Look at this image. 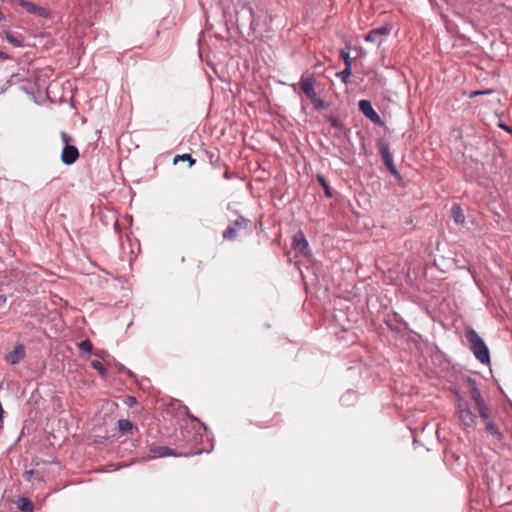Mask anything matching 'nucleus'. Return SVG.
Instances as JSON below:
<instances>
[{
  "mask_svg": "<svg viewBox=\"0 0 512 512\" xmlns=\"http://www.w3.org/2000/svg\"><path fill=\"white\" fill-rule=\"evenodd\" d=\"M465 337L475 358L483 365H490V352L480 335L472 327H467L465 329Z\"/></svg>",
  "mask_w": 512,
  "mask_h": 512,
  "instance_id": "nucleus-1",
  "label": "nucleus"
},
{
  "mask_svg": "<svg viewBox=\"0 0 512 512\" xmlns=\"http://www.w3.org/2000/svg\"><path fill=\"white\" fill-rule=\"evenodd\" d=\"M253 223L250 219L242 215H238L235 220H231L230 224L223 231L222 237L226 241H235L242 235H250L253 232Z\"/></svg>",
  "mask_w": 512,
  "mask_h": 512,
  "instance_id": "nucleus-2",
  "label": "nucleus"
},
{
  "mask_svg": "<svg viewBox=\"0 0 512 512\" xmlns=\"http://www.w3.org/2000/svg\"><path fill=\"white\" fill-rule=\"evenodd\" d=\"M456 413L460 425L465 429L474 428L477 424V416L472 412L469 403L457 393Z\"/></svg>",
  "mask_w": 512,
  "mask_h": 512,
  "instance_id": "nucleus-3",
  "label": "nucleus"
},
{
  "mask_svg": "<svg viewBox=\"0 0 512 512\" xmlns=\"http://www.w3.org/2000/svg\"><path fill=\"white\" fill-rule=\"evenodd\" d=\"M61 139L64 143V147L61 153V161L65 165L74 164L79 158V151L76 146L71 145L70 143L73 141V138L67 134L66 132H61Z\"/></svg>",
  "mask_w": 512,
  "mask_h": 512,
  "instance_id": "nucleus-4",
  "label": "nucleus"
},
{
  "mask_svg": "<svg viewBox=\"0 0 512 512\" xmlns=\"http://www.w3.org/2000/svg\"><path fill=\"white\" fill-rule=\"evenodd\" d=\"M391 31L392 26L390 24H385L381 27L370 30L364 37V40L366 42L376 43L378 46H380L383 43L384 38L388 36Z\"/></svg>",
  "mask_w": 512,
  "mask_h": 512,
  "instance_id": "nucleus-5",
  "label": "nucleus"
},
{
  "mask_svg": "<svg viewBox=\"0 0 512 512\" xmlns=\"http://www.w3.org/2000/svg\"><path fill=\"white\" fill-rule=\"evenodd\" d=\"M292 248L295 252L303 256H308L310 254L311 251L309 244L303 231L299 230L293 235Z\"/></svg>",
  "mask_w": 512,
  "mask_h": 512,
  "instance_id": "nucleus-6",
  "label": "nucleus"
},
{
  "mask_svg": "<svg viewBox=\"0 0 512 512\" xmlns=\"http://www.w3.org/2000/svg\"><path fill=\"white\" fill-rule=\"evenodd\" d=\"M359 110L374 124L376 125H383L384 122L382 121L379 114L374 110L371 102L366 99H362L358 103Z\"/></svg>",
  "mask_w": 512,
  "mask_h": 512,
  "instance_id": "nucleus-7",
  "label": "nucleus"
},
{
  "mask_svg": "<svg viewBox=\"0 0 512 512\" xmlns=\"http://www.w3.org/2000/svg\"><path fill=\"white\" fill-rule=\"evenodd\" d=\"M150 452L153 453L155 457H167V456H189L190 453H177L174 449L169 448L167 446H158V445H151L150 446ZM201 450H197L195 452H191V454H200Z\"/></svg>",
  "mask_w": 512,
  "mask_h": 512,
  "instance_id": "nucleus-8",
  "label": "nucleus"
},
{
  "mask_svg": "<svg viewBox=\"0 0 512 512\" xmlns=\"http://www.w3.org/2000/svg\"><path fill=\"white\" fill-rule=\"evenodd\" d=\"M18 5L23 7L29 14L37 15L42 18H47L50 16V11L47 8L37 5L33 2L19 0Z\"/></svg>",
  "mask_w": 512,
  "mask_h": 512,
  "instance_id": "nucleus-9",
  "label": "nucleus"
},
{
  "mask_svg": "<svg viewBox=\"0 0 512 512\" xmlns=\"http://www.w3.org/2000/svg\"><path fill=\"white\" fill-rule=\"evenodd\" d=\"M466 384L468 392L473 401L475 402V407L485 404L486 401L478 388L477 381L472 377H467Z\"/></svg>",
  "mask_w": 512,
  "mask_h": 512,
  "instance_id": "nucleus-10",
  "label": "nucleus"
},
{
  "mask_svg": "<svg viewBox=\"0 0 512 512\" xmlns=\"http://www.w3.org/2000/svg\"><path fill=\"white\" fill-rule=\"evenodd\" d=\"M300 88L305 94V96L310 100L311 98H315L317 95L315 89H314V78L309 77H301V80L299 82Z\"/></svg>",
  "mask_w": 512,
  "mask_h": 512,
  "instance_id": "nucleus-11",
  "label": "nucleus"
},
{
  "mask_svg": "<svg viewBox=\"0 0 512 512\" xmlns=\"http://www.w3.org/2000/svg\"><path fill=\"white\" fill-rule=\"evenodd\" d=\"M376 145L378 148V152L384 161V164L392 162L393 156H392V153L390 152V146H389L388 141L384 138H379L377 140Z\"/></svg>",
  "mask_w": 512,
  "mask_h": 512,
  "instance_id": "nucleus-12",
  "label": "nucleus"
},
{
  "mask_svg": "<svg viewBox=\"0 0 512 512\" xmlns=\"http://www.w3.org/2000/svg\"><path fill=\"white\" fill-rule=\"evenodd\" d=\"M25 357V350L23 345L19 344L14 347V349L9 352L6 356L7 362L12 365L19 363Z\"/></svg>",
  "mask_w": 512,
  "mask_h": 512,
  "instance_id": "nucleus-13",
  "label": "nucleus"
},
{
  "mask_svg": "<svg viewBox=\"0 0 512 512\" xmlns=\"http://www.w3.org/2000/svg\"><path fill=\"white\" fill-rule=\"evenodd\" d=\"M203 155L204 158L207 159L214 168L221 167L222 165L226 166L224 163H222L219 151L216 148L204 150Z\"/></svg>",
  "mask_w": 512,
  "mask_h": 512,
  "instance_id": "nucleus-14",
  "label": "nucleus"
},
{
  "mask_svg": "<svg viewBox=\"0 0 512 512\" xmlns=\"http://www.w3.org/2000/svg\"><path fill=\"white\" fill-rule=\"evenodd\" d=\"M476 409L484 425L495 420L492 409L487 403L477 406Z\"/></svg>",
  "mask_w": 512,
  "mask_h": 512,
  "instance_id": "nucleus-15",
  "label": "nucleus"
},
{
  "mask_svg": "<svg viewBox=\"0 0 512 512\" xmlns=\"http://www.w3.org/2000/svg\"><path fill=\"white\" fill-rule=\"evenodd\" d=\"M452 218L454 222L458 225H463L465 223V215L463 210L459 204H454L451 208Z\"/></svg>",
  "mask_w": 512,
  "mask_h": 512,
  "instance_id": "nucleus-16",
  "label": "nucleus"
},
{
  "mask_svg": "<svg viewBox=\"0 0 512 512\" xmlns=\"http://www.w3.org/2000/svg\"><path fill=\"white\" fill-rule=\"evenodd\" d=\"M485 428H486V431L490 435H492L495 439H497L498 441H502L503 440L504 436L501 433V431H500L498 425L496 424L495 420L485 424Z\"/></svg>",
  "mask_w": 512,
  "mask_h": 512,
  "instance_id": "nucleus-17",
  "label": "nucleus"
},
{
  "mask_svg": "<svg viewBox=\"0 0 512 512\" xmlns=\"http://www.w3.org/2000/svg\"><path fill=\"white\" fill-rule=\"evenodd\" d=\"M17 508L22 512H33L34 506L27 497H20L17 501Z\"/></svg>",
  "mask_w": 512,
  "mask_h": 512,
  "instance_id": "nucleus-18",
  "label": "nucleus"
},
{
  "mask_svg": "<svg viewBox=\"0 0 512 512\" xmlns=\"http://www.w3.org/2000/svg\"><path fill=\"white\" fill-rule=\"evenodd\" d=\"M119 431L123 434H131L134 428L133 423L127 419H119L117 422Z\"/></svg>",
  "mask_w": 512,
  "mask_h": 512,
  "instance_id": "nucleus-19",
  "label": "nucleus"
},
{
  "mask_svg": "<svg viewBox=\"0 0 512 512\" xmlns=\"http://www.w3.org/2000/svg\"><path fill=\"white\" fill-rule=\"evenodd\" d=\"M317 181L321 185V187L324 189L325 196L327 198H332V196H333L332 189H331L329 183L327 182L325 176L322 174H317Z\"/></svg>",
  "mask_w": 512,
  "mask_h": 512,
  "instance_id": "nucleus-20",
  "label": "nucleus"
},
{
  "mask_svg": "<svg viewBox=\"0 0 512 512\" xmlns=\"http://www.w3.org/2000/svg\"><path fill=\"white\" fill-rule=\"evenodd\" d=\"M78 348H79L81 357H84L85 354L92 353L93 346L89 339H85L78 344Z\"/></svg>",
  "mask_w": 512,
  "mask_h": 512,
  "instance_id": "nucleus-21",
  "label": "nucleus"
},
{
  "mask_svg": "<svg viewBox=\"0 0 512 512\" xmlns=\"http://www.w3.org/2000/svg\"><path fill=\"white\" fill-rule=\"evenodd\" d=\"M91 366H92V368H94L95 370L98 371L99 375L102 378H104V379L107 378V376H108L107 369L100 361H98V360L91 361Z\"/></svg>",
  "mask_w": 512,
  "mask_h": 512,
  "instance_id": "nucleus-22",
  "label": "nucleus"
},
{
  "mask_svg": "<svg viewBox=\"0 0 512 512\" xmlns=\"http://www.w3.org/2000/svg\"><path fill=\"white\" fill-rule=\"evenodd\" d=\"M178 161H188L189 162V167H192L196 160L194 158H192L191 154H182V155H176L175 158H174V163H177Z\"/></svg>",
  "mask_w": 512,
  "mask_h": 512,
  "instance_id": "nucleus-23",
  "label": "nucleus"
},
{
  "mask_svg": "<svg viewBox=\"0 0 512 512\" xmlns=\"http://www.w3.org/2000/svg\"><path fill=\"white\" fill-rule=\"evenodd\" d=\"M340 57L344 61L345 67H352V59L350 57L349 48L341 50Z\"/></svg>",
  "mask_w": 512,
  "mask_h": 512,
  "instance_id": "nucleus-24",
  "label": "nucleus"
},
{
  "mask_svg": "<svg viewBox=\"0 0 512 512\" xmlns=\"http://www.w3.org/2000/svg\"><path fill=\"white\" fill-rule=\"evenodd\" d=\"M351 76V68L345 67L342 71L337 73V77L341 79L344 84H347Z\"/></svg>",
  "mask_w": 512,
  "mask_h": 512,
  "instance_id": "nucleus-25",
  "label": "nucleus"
},
{
  "mask_svg": "<svg viewBox=\"0 0 512 512\" xmlns=\"http://www.w3.org/2000/svg\"><path fill=\"white\" fill-rule=\"evenodd\" d=\"M385 166L387 167L388 171L400 182L402 181V176L400 175V173L398 172V170L396 169L395 165H394V161L392 162H389V163H385Z\"/></svg>",
  "mask_w": 512,
  "mask_h": 512,
  "instance_id": "nucleus-26",
  "label": "nucleus"
},
{
  "mask_svg": "<svg viewBox=\"0 0 512 512\" xmlns=\"http://www.w3.org/2000/svg\"><path fill=\"white\" fill-rule=\"evenodd\" d=\"M5 34V37L7 39V41L12 44L14 47H21L23 44H22V41L19 40L18 38L14 37L10 32L8 31H5L4 32Z\"/></svg>",
  "mask_w": 512,
  "mask_h": 512,
  "instance_id": "nucleus-27",
  "label": "nucleus"
},
{
  "mask_svg": "<svg viewBox=\"0 0 512 512\" xmlns=\"http://www.w3.org/2000/svg\"><path fill=\"white\" fill-rule=\"evenodd\" d=\"M494 93V90L493 89H485V90H475V91H471L468 95L469 98H475L477 96H482V95H489V94H492Z\"/></svg>",
  "mask_w": 512,
  "mask_h": 512,
  "instance_id": "nucleus-28",
  "label": "nucleus"
},
{
  "mask_svg": "<svg viewBox=\"0 0 512 512\" xmlns=\"http://www.w3.org/2000/svg\"><path fill=\"white\" fill-rule=\"evenodd\" d=\"M310 100L313 103L314 108L316 110H321L326 106L325 102L322 99H320L317 95L315 96V98H311Z\"/></svg>",
  "mask_w": 512,
  "mask_h": 512,
  "instance_id": "nucleus-29",
  "label": "nucleus"
},
{
  "mask_svg": "<svg viewBox=\"0 0 512 512\" xmlns=\"http://www.w3.org/2000/svg\"><path fill=\"white\" fill-rule=\"evenodd\" d=\"M123 402L129 408H134L138 405V400L134 396H126Z\"/></svg>",
  "mask_w": 512,
  "mask_h": 512,
  "instance_id": "nucleus-30",
  "label": "nucleus"
},
{
  "mask_svg": "<svg viewBox=\"0 0 512 512\" xmlns=\"http://www.w3.org/2000/svg\"><path fill=\"white\" fill-rule=\"evenodd\" d=\"M329 121H330V124H331V126H332V127H334V128H338V129H340V128H341L340 121H339V119H338L337 117H335V116H331V117L329 118Z\"/></svg>",
  "mask_w": 512,
  "mask_h": 512,
  "instance_id": "nucleus-31",
  "label": "nucleus"
},
{
  "mask_svg": "<svg viewBox=\"0 0 512 512\" xmlns=\"http://www.w3.org/2000/svg\"><path fill=\"white\" fill-rule=\"evenodd\" d=\"M34 473H35V470H33V469L25 471L24 476H25L26 480L31 481Z\"/></svg>",
  "mask_w": 512,
  "mask_h": 512,
  "instance_id": "nucleus-32",
  "label": "nucleus"
},
{
  "mask_svg": "<svg viewBox=\"0 0 512 512\" xmlns=\"http://www.w3.org/2000/svg\"><path fill=\"white\" fill-rule=\"evenodd\" d=\"M4 410L2 408V405L0 404V430L3 428V417H4Z\"/></svg>",
  "mask_w": 512,
  "mask_h": 512,
  "instance_id": "nucleus-33",
  "label": "nucleus"
},
{
  "mask_svg": "<svg viewBox=\"0 0 512 512\" xmlns=\"http://www.w3.org/2000/svg\"><path fill=\"white\" fill-rule=\"evenodd\" d=\"M500 127H501L502 129H504V130L508 131V132H512V127H510V126H508V125H506V124H504V123H501V124H500Z\"/></svg>",
  "mask_w": 512,
  "mask_h": 512,
  "instance_id": "nucleus-34",
  "label": "nucleus"
},
{
  "mask_svg": "<svg viewBox=\"0 0 512 512\" xmlns=\"http://www.w3.org/2000/svg\"><path fill=\"white\" fill-rule=\"evenodd\" d=\"M95 356L103 358L105 352L103 350H96L93 352Z\"/></svg>",
  "mask_w": 512,
  "mask_h": 512,
  "instance_id": "nucleus-35",
  "label": "nucleus"
},
{
  "mask_svg": "<svg viewBox=\"0 0 512 512\" xmlns=\"http://www.w3.org/2000/svg\"><path fill=\"white\" fill-rule=\"evenodd\" d=\"M223 177L227 180L231 179L232 178V173L229 172V170L227 169L224 174H223Z\"/></svg>",
  "mask_w": 512,
  "mask_h": 512,
  "instance_id": "nucleus-36",
  "label": "nucleus"
},
{
  "mask_svg": "<svg viewBox=\"0 0 512 512\" xmlns=\"http://www.w3.org/2000/svg\"><path fill=\"white\" fill-rule=\"evenodd\" d=\"M6 301H7V297H6V295L1 294V295H0V306H1V305H3V304H5V303H6Z\"/></svg>",
  "mask_w": 512,
  "mask_h": 512,
  "instance_id": "nucleus-37",
  "label": "nucleus"
},
{
  "mask_svg": "<svg viewBox=\"0 0 512 512\" xmlns=\"http://www.w3.org/2000/svg\"><path fill=\"white\" fill-rule=\"evenodd\" d=\"M279 417L278 413H274L273 417L271 418L270 422H273L272 425H276L277 422H274ZM269 423V421H267Z\"/></svg>",
  "mask_w": 512,
  "mask_h": 512,
  "instance_id": "nucleus-38",
  "label": "nucleus"
},
{
  "mask_svg": "<svg viewBox=\"0 0 512 512\" xmlns=\"http://www.w3.org/2000/svg\"><path fill=\"white\" fill-rule=\"evenodd\" d=\"M0 58L2 60H7L9 57H8L7 53H5L4 51H0Z\"/></svg>",
  "mask_w": 512,
  "mask_h": 512,
  "instance_id": "nucleus-39",
  "label": "nucleus"
},
{
  "mask_svg": "<svg viewBox=\"0 0 512 512\" xmlns=\"http://www.w3.org/2000/svg\"><path fill=\"white\" fill-rule=\"evenodd\" d=\"M256 425H257L258 427H260V428H265V427H268V426H269V425H268V422H266V423H265V425H262V424H260V423H256Z\"/></svg>",
  "mask_w": 512,
  "mask_h": 512,
  "instance_id": "nucleus-40",
  "label": "nucleus"
},
{
  "mask_svg": "<svg viewBox=\"0 0 512 512\" xmlns=\"http://www.w3.org/2000/svg\"><path fill=\"white\" fill-rule=\"evenodd\" d=\"M5 20L4 14L0 11V22Z\"/></svg>",
  "mask_w": 512,
  "mask_h": 512,
  "instance_id": "nucleus-41",
  "label": "nucleus"
},
{
  "mask_svg": "<svg viewBox=\"0 0 512 512\" xmlns=\"http://www.w3.org/2000/svg\"><path fill=\"white\" fill-rule=\"evenodd\" d=\"M118 370L119 371H125L126 369H125V367L123 365H119L118 366Z\"/></svg>",
  "mask_w": 512,
  "mask_h": 512,
  "instance_id": "nucleus-42",
  "label": "nucleus"
},
{
  "mask_svg": "<svg viewBox=\"0 0 512 512\" xmlns=\"http://www.w3.org/2000/svg\"><path fill=\"white\" fill-rule=\"evenodd\" d=\"M18 1L19 0H10V2L15 3V4H18Z\"/></svg>",
  "mask_w": 512,
  "mask_h": 512,
  "instance_id": "nucleus-43",
  "label": "nucleus"
},
{
  "mask_svg": "<svg viewBox=\"0 0 512 512\" xmlns=\"http://www.w3.org/2000/svg\"><path fill=\"white\" fill-rule=\"evenodd\" d=\"M127 374L132 376V372L130 370H126Z\"/></svg>",
  "mask_w": 512,
  "mask_h": 512,
  "instance_id": "nucleus-44",
  "label": "nucleus"
}]
</instances>
